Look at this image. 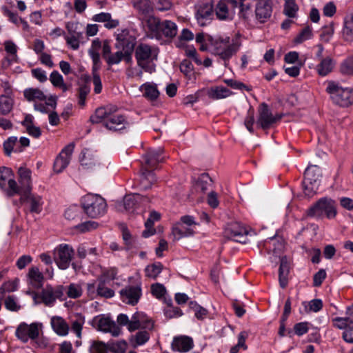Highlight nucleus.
Returning <instances> with one entry per match:
<instances>
[{"mask_svg": "<svg viewBox=\"0 0 353 353\" xmlns=\"http://www.w3.org/2000/svg\"><path fill=\"white\" fill-rule=\"evenodd\" d=\"M158 52V49L152 48L148 44L141 43L135 49L137 65L146 72H154L156 65L153 61L157 59Z\"/></svg>", "mask_w": 353, "mask_h": 353, "instance_id": "f257e3e1", "label": "nucleus"}, {"mask_svg": "<svg viewBox=\"0 0 353 353\" xmlns=\"http://www.w3.org/2000/svg\"><path fill=\"white\" fill-rule=\"evenodd\" d=\"M146 25L153 36L157 39H161L162 36L173 38L177 33V27L174 22L168 20L161 21L154 16L148 17Z\"/></svg>", "mask_w": 353, "mask_h": 353, "instance_id": "f03ea898", "label": "nucleus"}, {"mask_svg": "<svg viewBox=\"0 0 353 353\" xmlns=\"http://www.w3.org/2000/svg\"><path fill=\"white\" fill-rule=\"evenodd\" d=\"M326 91L339 106L347 108L353 103V90L351 88H343L334 81H329Z\"/></svg>", "mask_w": 353, "mask_h": 353, "instance_id": "7ed1b4c3", "label": "nucleus"}, {"mask_svg": "<svg viewBox=\"0 0 353 353\" xmlns=\"http://www.w3.org/2000/svg\"><path fill=\"white\" fill-rule=\"evenodd\" d=\"M208 41L214 46V53L225 61V66H227L226 61L237 52L240 46L238 41H233L230 44L229 37L214 39L212 36H210Z\"/></svg>", "mask_w": 353, "mask_h": 353, "instance_id": "20e7f679", "label": "nucleus"}, {"mask_svg": "<svg viewBox=\"0 0 353 353\" xmlns=\"http://www.w3.org/2000/svg\"><path fill=\"white\" fill-rule=\"evenodd\" d=\"M323 214L329 219L336 215V203L333 199L327 197L321 198L307 210L308 216L320 218Z\"/></svg>", "mask_w": 353, "mask_h": 353, "instance_id": "39448f33", "label": "nucleus"}, {"mask_svg": "<svg viewBox=\"0 0 353 353\" xmlns=\"http://www.w3.org/2000/svg\"><path fill=\"white\" fill-rule=\"evenodd\" d=\"M82 205L85 213L92 218L103 214L106 209L105 199L96 194L85 195L83 199Z\"/></svg>", "mask_w": 353, "mask_h": 353, "instance_id": "423d86ee", "label": "nucleus"}, {"mask_svg": "<svg viewBox=\"0 0 353 353\" xmlns=\"http://www.w3.org/2000/svg\"><path fill=\"white\" fill-rule=\"evenodd\" d=\"M321 171L317 165H309L304 173L303 186L305 194L308 196H313L320 185Z\"/></svg>", "mask_w": 353, "mask_h": 353, "instance_id": "0eeeda50", "label": "nucleus"}, {"mask_svg": "<svg viewBox=\"0 0 353 353\" xmlns=\"http://www.w3.org/2000/svg\"><path fill=\"white\" fill-rule=\"evenodd\" d=\"M334 327L343 330V339L347 343H353V304L347 308L345 317L332 319Z\"/></svg>", "mask_w": 353, "mask_h": 353, "instance_id": "6e6552de", "label": "nucleus"}, {"mask_svg": "<svg viewBox=\"0 0 353 353\" xmlns=\"http://www.w3.org/2000/svg\"><path fill=\"white\" fill-rule=\"evenodd\" d=\"M195 17L201 26H206L213 18L214 6L212 0H203L195 6Z\"/></svg>", "mask_w": 353, "mask_h": 353, "instance_id": "1a4fd4ad", "label": "nucleus"}, {"mask_svg": "<svg viewBox=\"0 0 353 353\" xmlns=\"http://www.w3.org/2000/svg\"><path fill=\"white\" fill-rule=\"evenodd\" d=\"M252 232L248 231L239 223H232L228 225L225 234L228 238L232 239L236 242L245 243L248 241V236L251 235Z\"/></svg>", "mask_w": 353, "mask_h": 353, "instance_id": "9d476101", "label": "nucleus"}, {"mask_svg": "<svg viewBox=\"0 0 353 353\" xmlns=\"http://www.w3.org/2000/svg\"><path fill=\"white\" fill-rule=\"evenodd\" d=\"M41 324L32 323L28 325L26 323H21L17 328V337L24 343H26L29 339L34 340L39 335V326Z\"/></svg>", "mask_w": 353, "mask_h": 353, "instance_id": "9b49d317", "label": "nucleus"}, {"mask_svg": "<svg viewBox=\"0 0 353 353\" xmlns=\"http://www.w3.org/2000/svg\"><path fill=\"white\" fill-rule=\"evenodd\" d=\"M74 254V250L68 245H60L54 250V261L58 267L62 270L68 268Z\"/></svg>", "mask_w": 353, "mask_h": 353, "instance_id": "f8f14e48", "label": "nucleus"}, {"mask_svg": "<svg viewBox=\"0 0 353 353\" xmlns=\"http://www.w3.org/2000/svg\"><path fill=\"white\" fill-rule=\"evenodd\" d=\"M274 123L275 119L273 114L265 103H262L259 108V117L256 124L263 130L269 129Z\"/></svg>", "mask_w": 353, "mask_h": 353, "instance_id": "ddd939ff", "label": "nucleus"}, {"mask_svg": "<svg viewBox=\"0 0 353 353\" xmlns=\"http://www.w3.org/2000/svg\"><path fill=\"white\" fill-rule=\"evenodd\" d=\"M74 144L68 145L62 150L54 163V170L57 173L62 172L68 165L70 157L73 152Z\"/></svg>", "mask_w": 353, "mask_h": 353, "instance_id": "4468645a", "label": "nucleus"}, {"mask_svg": "<svg viewBox=\"0 0 353 353\" xmlns=\"http://www.w3.org/2000/svg\"><path fill=\"white\" fill-rule=\"evenodd\" d=\"M272 12V3L270 0H258L255 14L256 19L260 23H265L270 18Z\"/></svg>", "mask_w": 353, "mask_h": 353, "instance_id": "2eb2a0df", "label": "nucleus"}, {"mask_svg": "<svg viewBox=\"0 0 353 353\" xmlns=\"http://www.w3.org/2000/svg\"><path fill=\"white\" fill-rule=\"evenodd\" d=\"M144 200L149 201L148 198L139 194H127L124 196L122 202L117 203L116 208L119 211H121L122 208H123L126 211H132L139 202Z\"/></svg>", "mask_w": 353, "mask_h": 353, "instance_id": "dca6fc26", "label": "nucleus"}, {"mask_svg": "<svg viewBox=\"0 0 353 353\" xmlns=\"http://www.w3.org/2000/svg\"><path fill=\"white\" fill-rule=\"evenodd\" d=\"M194 234L193 228L185 225L183 223H176L172 228L170 237L173 242L177 241L183 237L192 236Z\"/></svg>", "mask_w": 353, "mask_h": 353, "instance_id": "f3484780", "label": "nucleus"}, {"mask_svg": "<svg viewBox=\"0 0 353 353\" xmlns=\"http://www.w3.org/2000/svg\"><path fill=\"white\" fill-rule=\"evenodd\" d=\"M97 325L99 330L104 332H110L113 336H118L121 333V328L109 317H99Z\"/></svg>", "mask_w": 353, "mask_h": 353, "instance_id": "a211bd4d", "label": "nucleus"}, {"mask_svg": "<svg viewBox=\"0 0 353 353\" xmlns=\"http://www.w3.org/2000/svg\"><path fill=\"white\" fill-rule=\"evenodd\" d=\"M193 347L192 339L187 336H180L174 338L172 343L173 350L186 352Z\"/></svg>", "mask_w": 353, "mask_h": 353, "instance_id": "6ab92c4d", "label": "nucleus"}, {"mask_svg": "<svg viewBox=\"0 0 353 353\" xmlns=\"http://www.w3.org/2000/svg\"><path fill=\"white\" fill-rule=\"evenodd\" d=\"M121 295L123 299H127L128 303L135 305L141 294V290L139 286H128L123 289L121 292Z\"/></svg>", "mask_w": 353, "mask_h": 353, "instance_id": "aec40b11", "label": "nucleus"}, {"mask_svg": "<svg viewBox=\"0 0 353 353\" xmlns=\"http://www.w3.org/2000/svg\"><path fill=\"white\" fill-rule=\"evenodd\" d=\"M124 41L116 43V48L121 49L125 53V61L130 63L132 61V52L135 46V39L133 37H126Z\"/></svg>", "mask_w": 353, "mask_h": 353, "instance_id": "412c9836", "label": "nucleus"}, {"mask_svg": "<svg viewBox=\"0 0 353 353\" xmlns=\"http://www.w3.org/2000/svg\"><path fill=\"white\" fill-rule=\"evenodd\" d=\"M290 272V265L286 256H283L280 259V266L279 269V280L280 286L285 288L288 282V274Z\"/></svg>", "mask_w": 353, "mask_h": 353, "instance_id": "4be33fe9", "label": "nucleus"}, {"mask_svg": "<svg viewBox=\"0 0 353 353\" xmlns=\"http://www.w3.org/2000/svg\"><path fill=\"white\" fill-rule=\"evenodd\" d=\"M164 150L159 148L156 150H149L144 156L145 164L150 168L154 167L157 163L163 161V158H161V155L163 153Z\"/></svg>", "mask_w": 353, "mask_h": 353, "instance_id": "5701e85b", "label": "nucleus"}, {"mask_svg": "<svg viewBox=\"0 0 353 353\" xmlns=\"http://www.w3.org/2000/svg\"><path fill=\"white\" fill-rule=\"evenodd\" d=\"M103 125L110 130H120L125 128V119L123 115L110 116Z\"/></svg>", "mask_w": 353, "mask_h": 353, "instance_id": "b1692460", "label": "nucleus"}, {"mask_svg": "<svg viewBox=\"0 0 353 353\" xmlns=\"http://www.w3.org/2000/svg\"><path fill=\"white\" fill-rule=\"evenodd\" d=\"M51 325L54 331L59 335L65 336L68 333V325L62 317L53 316L51 319Z\"/></svg>", "mask_w": 353, "mask_h": 353, "instance_id": "393cba45", "label": "nucleus"}, {"mask_svg": "<svg viewBox=\"0 0 353 353\" xmlns=\"http://www.w3.org/2000/svg\"><path fill=\"white\" fill-rule=\"evenodd\" d=\"M343 35L345 40L353 41V12L345 18Z\"/></svg>", "mask_w": 353, "mask_h": 353, "instance_id": "a878e982", "label": "nucleus"}, {"mask_svg": "<svg viewBox=\"0 0 353 353\" xmlns=\"http://www.w3.org/2000/svg\"><path fill=\"white\" fill-rule=\"evenodd\" d=\"M70 36H68L65 39L67 43L71 46L73 50H77L79 47V39L82 37V33L73 30L72 26H67Z\"/></svg>", "mask_w": 353, "mask_h": 353, "instance_id": "bb28decb", "label": "nucleus"}, {"mask_svg": "<svg viewBox=\"0 0 353 353\" xmlns=\"http://www.w3.org/2000/svg\"><path fill=\"white\" fill-rule=\"evenodd\" d=\"M28 276L30 279L31 284L35 288H40L42 286L43 276L37 267H32L30 269Z\"/></svg>", "mask_w": 353, "mask_h": 353, "instance_id": "cd10ccee", "label": "nucleus"}, {"mask_svg": "<svg viewBox=\"0 0 353 353\" xmlns=\"http://www.w3.org/2000/svg\"><path fill=\"white\" fill-rule=\"evenodd\" d=\"M141 176V183L143 185L145 190L151 188L152 184L157 181L155 174L148 169L142 170Z\"/></svg>", "mask_w": 353, "mask_h": 353, "instance_id": "c85d7f7f", "label": "nucleus"}, {"mask_svg": "<svg viewBox=\"0 0 353 353\" xmlns=\"http://www.w3.org/2000/svg\"><path fill=\"white\" fill-rule=\"evenodd\" d=\"M24 195L27 198H29V201L30 203V211L31 212L39 214L41 212V197L32 194L31 190H30V189L26 190Z\"/></svg>", "mask_w": 353, "mask_h": 353, "instance_id": "c756f323", "label": "nucleus"}, {"mask_svg": "<svg viewBox=\"0 0 353 353\" xmlns=\"http://www.w3.org/2000/svg\"><path fill=\"white\" fill-rule=\"evenodd\" d=\"M232 94V92L225 87L212 88L208 92V97L212 99H221Z\"/></svg>", "mask_w": 353, "mask_h": 353, "instance_id": "7c9ffc66", "label": "nucleus"}, {"mask_svg": "<svg viewBox=\"0 0 353 353\" xmlns=\"http://www.w3.org/2000/svg\"><path fill=\"white\" fill-rule=\"evenodd\" d=\"M134 7L142 14H150L152 10V6L150 0H132Z\"/></svg>", "mask_w": 353, "mask_h": 353, "instance_id": "2f4dec72", "label": "nucleus"}, {"mask_svg": "<svg viewBox=\"0 0 353 353\" xmlns=\"http://www.w3.org/2000/svg\"><path fill=\"white\" fill-rule=\"evenodd\" d=\"M93 20L97 22H106L105 26L108 28H113L119 25V21L112 19L109 13L101 12L96 14L94 16Z\"/></svg>", "mask_w": 353, "mask_h": 353, "instance_id": "473e14b6", "label": "nucleus"}, {"mask_svg": "<svg viewBox=\"0 0 353 353\" xmlns=\"http://www.w3.org/2000/svg\"><path fill=\"white\" fill-rule=\"evenodd\" d=\"M19 175V183L21 187H26V190H31V171L28 169L21 167L18 171Z\"/></svg>", "mask_w": 353, "mask_h": 353, "instance_id": "72a5a7b5", "label": "nucleus"}, {"mask_svg": "<svg viewBox=\"0 0 353 353\" xmlns=\"http://www.w3.org/2000/svg\"><path fill=\"white\" fill-rule=\"evenodd\" d=\"M333 66V61L330 57H327L325 59H322L321 63L317 66L319 74L321 76L327 75L332 72Z\"/></svg>", "mask_w": 353, "mask_h": 353, "instance_id": "f704fd0d", "label": "nucleus"}, {"mask_svg": "<svg viewBox=\"0 0 353 353\" xmlns=\"http://www.w3.org/2000/svg\"><path fill=\"white\" fill-rule=\"evenodd\" d=\"M13 99L8 96L1 95L0 97V112L6 115L11 112L13 107Z\"/></svg>", "mask_w": 353, "mask_h": 353, "instance_id": "c9c22d12", "label": "nucleus"}, {"mask_svg": "<svg viewBox=\"0 0 353 353\" xmlns=\"http://www.w3.org/2000/svg\"><path fill=\"white\" fill-rule=\"evenodd\" d=\"M149 337V334L147 331H140L135 335L131 336L130 342L134 347H136L147 342Z\"/></svg>", "mask_w": 353, "mask_h": 353, "instance_id": "e433bc0d", "label": "nucleus"}, {"mask_svg": "<svg viewBox=\"0 0 353 353\" xmlns=\"http://www.w3.org/2000/svg\"><path fill=\"white\" fill-rule=\"evenodd\" d=\"M24 96L28 101L38 99L43 101L46 99L43 92L37 88H29L24 91Z\"/></svg>", "mask_w": 353, "mask_h": 353, "instance_id": "4c0bfd02", "label": "nucleus"}, {"mask_svg": "<svg viewBox=\"0 0 353 353\" xmlns=\"http://www.w3.org/2000/svg\"><path fill=\"white\" fill-rule=\"evenodd\" d=\"M41 298L42 302L47 306L52 305L55 301L53 293L52 287L46 286L45 289L42 290Z\"/></svg>", "mask_w": 353, "mask_h": 353, "instance_id": "58836bf2", "label": "nucleus"}, {"mask_svg": "<svg viewBox=\"0 0 353 353\" xmlns=\"http://www.w3.org/2000/svg\"><path fill=\"white\" fill-rule=\"evenodd\" d=\"M163 269V265L161 263H153L148 265L145 268V275L148 277L156 279L161 273Z\"/></svg>", "mask_w": 353, "mask_h": 353, "instance_id": "ea45409f", "label": "nucleus"}, {"mask_svg": "<svg viewBox=\"0 0 353 353\" xmlns=\"http://www.w3.org/2000/svg\"><path fill=\"white\" fill-rule=\"evenodd\" d=\"M108 110L104 107H101L95 110L94 114L90 117V121L92 123H99L104 119L109 118Z\"/></svg>", "mask_w": 353, "mask_h": 353, "instance_id": "a19ab883", "label": "nucleus"}, {"mask_svg": "<svg viewBox=\"0 0 353 353\" xmlns=\"http://www.w3.org/2000/svg\"><path fill=\"white\" fill-rule=\"evenodd\" d=\"M298 10L299 7L295 3V0H285L284 13L288 17H294Z\"/></svg>", "mask_w": 353, "mask_h": 353, "instance_id": "79ce46f5", "label": "nucleus"}, {"mask_svg": "<svg viewBox=\"0 0 353 353\" xmlns=\"http://www.w3.org/2000/svg\"><path fill=\"white\" fill-rule=\"evenodd\" d=\"M127 344L125 341H109L108 343V348L114 353H123L125 351Z\"/></svg>", "mask_w": 353, "mask_h": 353, "instance_id": "37998d69", "label": "nucleus"}, {"mask_svg": "<svg viewBox=\"0 0 353 353\" xmlns=\"http://www.w3.org/2000/svg\"><path fill=\"white\" fill-rule=\"evenodd\" d=\"M189 306L190 308L194 312V315L198 319H203L206 316L208 310L198 305L196 302L190 301Z\"/></svg>", "mask_w": 353, "mask_h": 353, "instance_id": "c03bdc74", "label": "nucleus"}, {"mask_svg": "<svg viewBox=\"0 0 353 353\" xmlns=\"http://www.w3.org/2000/svg\"><path fill=\"white\" fill-rule=\"evenodd\" d=\"M216 15L221 20L226 19L228 16V8L224 1H221L216 7Z\"/></svg>", "mask_w": 353, "mask_h": 353, "instance_id": "a18cd8bd", "label": "nucleus"}, {"mask_svg": "<svg viewBox=\"0 0 353 353\" xmlns=\"http://www.w3.org/2000/svg\"><path fill=\"white\" fill-rule=\"evenodd\" d=\"M334 32V24L333 22L327 26H325L322 28V32L320 34V39L324 42H329L330 37L333 35Z\"/></svg>", "mask_w": 353, "mask_h": 353, "instance_id": "49530a36", "label": "nucleus"}, {"mask_svg": "<svg viewBox=\"0 0 353 353\" xmlns=\"http://www.w3.org/2000/svg\"><path fill=\"white\" fill-rule=\"evenodd\" d=\"M145 92L144 96L150 100L153 101L158 98L159 92L158 91L156 85L145 84L144 85Z\"/></svg>", "mask_w": 353, "mask_h": 353, "instance_id": "de8ad7c7", "label": "nucleus"}, {"mask_svg": "<svg viewBox=\"0 0 353 353\" xmlns=\"http://www.w3.org/2000/svg\"><path fill=\"white\" fill-rule=\"evenodd\" d=\"M97 294L99 296L105 297V298H110L112 297L114 294V292L112 290L106 288L105 286L104 281H100L97 288Z\"/></svg>", "mask_w": 353, "mask_h": 353, "instance_id": "09e8293b", "label": "nucleus"}, {"mask_svg": "<svg viewBox=\"0 0 353 353\" xmlns=\"http://www.w3.org/2000/svg\"><path fill=\"white\" fill-rule=\"evenodd\" d=\"M66 294L70 298L77 299L82 294V288L78 284L72 283L68 286Z\"/></svg>", "mask_w": 353, "mask_h": 353, "instance_id": "8fccbe9b", "label": "nucleus"}, {"mask_svg": "<svg viewBox=\"0 0 353 353\" xmlns=\"http://www.w3.org/2000/svg\"><path fill=\"white\" fill-rule=\"evenodd\" d=\"M108 343L102 341H93L90 347V353H106L108 351Z\"/></svg>", "mask_w": 353, "mask_h": 353, "instance_id": "3c124183", "label": "nucleus"}, {"mask_svg": "<svg viewBox=\"0 0 353 353\" xmlns=\"http://www.w3.org/2000/svg\"><path fill=\"white\" fill-rule=\"evenodd\" d=\"M17 141V138L16 137H9L4 143H3V150L7 156H10L13 148Z\"/></svg>", "mask_w": 353, "mask_h": 353, "instance_id": "603ef678", "label": "nucleus"}, {"mask_svg": "<svg viewBox=\"0 0 353 353\" xmlns=\"http://www.w3.org/2000/svg\"><path fill=\"white\" fill-rule=\"evenodd\" d=\"M341 72L343 74L353 75V58L347 59L341 64Z\"/></svg>", "mask_w": 353, "mask_h": 353, "instance_id": "864d4df0", "label": "nucleus"}, {"mask_svg": "<svg viewBox=\"0 0 353 353\" xmlns=\"http://www.w3.org/2000/svg\"><path fill=\"white\" fill-rule=\"evenodd\" d=\"M194 70V66L192 62L188 59L183 60L180 64V70L182 73H183L186 77H188L190 79V75Z\"/></svg>", "mask_w": 353, "mask_h": 353, "instance_id": "5fc2aeb1", "label": "nucleus"}, {"mask_svg": "<svg viewBox=\"0 0 353 353\" xmlns=\"http://www.w3.org/2000/svg\"><path fill=\"white\" fill-rule=\"evenodd\" d=\"M312 36V30L310 26L305 27L300 34L294 39V42L301 43L304 41L310 39Z\"/></svg>", "mask_w": 353, "mask_h": 353, "instance_id": "6e6d98bb", "label": "nucleus"}, {"mask_svg": "<svg viewBox=\"0 0 353 353\" xmlns=\"http://www.w3.org/2000/svg\"><path fill=\"white\" fill-rule=\"evenodd\" d=\"M11 169L6 167L0 168V187L4 188L6 185V180L12 175Z\"/></svg>", "mask_w": 353, "mask_h": 353, "instance_id": "4d7b16f0", "label": "nucleus"}, {"mask_svg": "<svg viewBox=\"0 0 353 353\" xmlns=\"http://www.w3.org/2000/svg\"><path fill=\"white\" fill-rule=\"evenodd\" d=\"M125 53L121 50L117 52L115 54L110 55L107 58V62L109 65L117 64L122 59L125 60Z\"/></svg>", "mask_w": 353, "mask_h": 353, "instance_id": "13d9d810", "label": "nucleus"}, {"mask_svg": "<svg viewBox=\"0 0 353 353\" xmlns=\"http://www.w3.org/2000/svg\"><path fill=\"white\" fill-rule=\"evenodd\" d=\"M151 291L154 296L161 298L165 293V288L162 284L157 283L151 285Z\"/></svg>", "mask_w": 353, "mask_h": 353, "instance_id": "bf43d9fd", "label": "nucleus"}, {"mask_svg": "<svg viewBox=\"0 0 353 353\" xmlns=\"http://www.w3.org/2000/svg\"><path fill=\"white\" fill-rule=\"evenodd\" d=\"M89 92H90V88L86 85H81L79 88V103L80 105L83 106L85 105L86 96L89 93Z\"/></svg>", "mask_w": 353, "mask_h": 353, "instance_id": "052dcab7", "label": "nucleus"}, {"mask_svg": "<svg viewBox=\"0 0 353 353\" xmlns=\"http://www.w3.org/2000/svg\"><path fill=\"white\" fill-rule=\"evenodd\" d=\"M224 82L228 85L230 86L232 88L234 89H245L248 91H250L251 88L245 85L244 83L233 80V79H225Z\"/></svg>", "mask_w": 353, "mask_h": 353, "instance_id": "680f3d73", "label": "nucleus"}, {"mask_svg": "<svg viewBox=\"0 0 353 353\" xmlns=\"http://www.w3.org/2000/svg\"><path fill=\"white\" fill-rule=\"evenodd\" d=\"M164 314L169 319H171V318H173V317H175L177 316H181L183 314V313L179 307H173L171 306H168L167 308L165 309Z\"/></svg>", "mask_w": 353, "mask_h": 353, "instance_id": "e2e57ef3", "label": "nucleus"}, {"mask_svg": "<svg viewBox=\"0 0 353 353\" xmlns=\"http://www.w3.org/2000/svg\"><path fill=\"white\" fill-rule=\"evenodd\" d=\"M98 223L95 221H86L77 226V228L82 232L96 229L98 227Z\"/></svg>", "mask_w": 353, "mask_h": 353, "instance_id": "0e129e2a", "label": "nucleus"}, {"mask_svg": "<svg viewBox=\"0 0 353 353\" xmlns=\"http://www.w3.org/2000/svg\"><path fill=\"white\" fill-rule=\"evenodd\" d=\"M294 331L298 336H301L308 331V323L302 322L294 325Z\"/></svg>", "mask_w": 353, "mask_h": 353, "instance_id": "69168bd1", "label": "nucleus"}, {"mask_svg": "<svg viewBox=\"0 0 353 353\" xmlns=\"http://www.w3.org/2000/svg\"><path fill=\"white\" fill-rule=\"evenodd\" d=\"M254 123V111L252 109H250L248 111V115L245 119L244 125L246 128L250 132H253V124Z\"/></svg>", "mask_w": 353, "mask_h": 353, "instance_id": "338daca9", "label": "nucleus"}, {"mask_svg": "<svg viewBox=\"0 0 353 353\" xmlns=\"http://www.w3.org/2000/svg\"><path fill=\"white\" fill-rule=\"evenodd\" d=\"M336 11V8L333 2H329L325 5L323 9L324 16L331 17Z\"/></svg>", "mask_w": 353, "mask_h": 353, "instance_id": "774afa93", "label": "nucleus"}]
</instances>
